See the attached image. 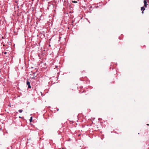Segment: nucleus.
I'll return each mask as SVG.
<instances>
[{
    "label": "nucleus",
    "mask_w": 149,
    "mask_h": 149,
    "mask_svg": "<svg viewBox=\"0 0 149 149\" xmlns=\"http://www.w3.org/2000/svg\"><path fill=\"white\" fill-rule=\"evenodd\" d=\"M145 10V8H144V7H142L141 8V10L143 11Z\"/></svg>",
    "instance_id": "1"
},
{
    "label": "nucleus",
    "mask_w": 149,
    "mask_h": 149,
    "mask_svg": "<svg viewBox=\"0 0 149 149\" xmlns=\"http://www.w3.org/2000/svg\"><path fill=\"white\" fill-rule=\"evenodd\" d=\"M26 84L28 85H29L30 84V82L29 81L27 80L26 82Z\"/></svg>",
    "instance_id": "2"
},
{
    "label": "nucleus",
    "mask_w": 149,
    "mask_h": 149,
    "mask_svg": "<svg viewBox=\"0 0 149 149\" xmlns=\"http://www.w3.org/2000/svg\"><path fill=\"white\" fill-rule=\"evenodd\" d=\"M18 111L19 113H22L23 111V110H21V109L19 110H18Z\"/></svg>",
    "instance_id": "3"
},
{
    "label": "nucleus",
    "mask_w": 149,
    "mask_h": 149,
    "mask_svg": "<svg viewBox=\"0 0 149 149\" xmlns=\"http://www.w3.org/2000/svg\"><path fill=\"white\" fill-rule=\"evenodd\" d=\"M30 122H31L32 120V117H31L30 118Z\"/></svg>",
    "instance_id": "4"
},
{
    "label": "nucleus",
    "mask_w": 149,
    "mask_h": 149,
    "mask_svg": "<svg viewBox=\"0 0 149 149\" xmlns=\"http://www.w3.org/2000/svg\"><path fill=\"white\" fill-rule=\"evenodd\" d=\"M31 88V86H30V84L28 85V88Z\"/></svg>",
    "instance_id": "5"
},
{
    "label": "nucleus",
    "mask_w": 149,
    "mask_h": 149,
    "mask_svg": "<svg viewBox=\"0 0 149 149\" xmlns=\"http://www.w3.org/2000/svg\"><path fill=\"white\" fill-rule=\"evenodd\" d=\"M147 3H144V6L145 7H146L147 6Z\"/></svg>",
    "instance_id": "6"
},
{
    "label": "nucleus",
    "mask_w": 149,
    "mask_h": 149,
    "mask_svg": "<svg viewBox=\"0 0 149 149\" xmlns=\"http://www.w3.org/2000/svg\"><path fill=\"white\" fill-rule=\"evenodd\" d=\"M72 2L74 3H77V1H72Z\"/></svg>",
    "instance_id": "7"
},
{
    "label": "nucleus",
    "mask_w": 149,
    "mask_h": 149,
    "mask_svg": "<svg viewBox=\"0 0 149 149\" xmlns=\"http://www.w3.org/2000/svg\"><path fill=\"white\" fill-rule=\"evenodd\" d=\"M144 3H147V2H146V0H144Z\"/></svg>",
    "instance_id": "8"
},
{
    "label": "nucleus",
    "mask_w": 149,
    "mask_h": 149,
    "mask_svg": "<svg viewBox=\"0 0 149 149\" xmlns=\"http://www.w3.org/2000/svg\"><path fill=\"white\" fill-rule=\"evenodd\" d=\"M8 106H9L10 107L11 106L10 105V104L9 105H8Z\"/></svg>",
    "instance_id": "9"
},
{
    "label": "nucleus",
    "mask_w": 149,
    "mask_h": 149,
    "mask_svg": "<svg viewBox=\"0 0 149 149\" xmlns=\"http://www.w3.org/2000/svg\"><path fill=\"white\" fill-rule=\"evenodd\" d=\"M6 53H7V52H5L4 53V54H6Z\"/></svg>",
    "instance_id": "10"
},
{
    "label": "nucleus",
    "mask_w": 149,
    "mask_h": 149,
    "mask_svg": "<svg viewBox=\"0 0 149 149\" xmlns=\"http://www.w3.org/2000/svg\"><path fill=\"white\" fill-rule=\"evenodd\" d=\"M34 78H35V77H34V76H33V77H32V79H34Z\"/></svg>",
    "instance_id": "11"
},
{
    "label": "nucleus",
    "mask_w": 149,
    "mask_h": 149,
    "mask_svg": "<svg viewBox=\"0 0 149 149\" xmlns=\"http://www.w3.org/2000/svg\"><path fill=\"white\" fill-rule=\"evenodd\" d=\"M57 111H58V110H59L58 109V108L57 109Z\"/></svg>",
    "instance_id": "12"
},
{
    "label": "nucleus",
    "mask_w": 149,
    "mask_h": 149,
    "mask_svg": "<svg viewBox=\"0 0 149 149\" xmlns=\"http://www.w3.org/2000/svg\"><path fill=\"white\" fill-rule=\"evenodd\" d=\"M142 13L143 14V11H142Z\"/></svg>",
    "instance_id": "13"
},
{
    "label": "nucleus",
    "mask_w": 149,
    "mask_h": 149,
    "mask_svg": "<svg viewBox=\"0 0 149 149\" xmlns=\"http://www.w3.org/2000/svg\"><path fill=\"white\" fill-rule=\"evenodd\" d=\"M0 130H1V128H0Z\"/></svg>",
    "instance_id": "14"
},
{
    "label": "nucleus",
    "mask_w": 149,
    "mask_h": 149,
    "mask_svg": "<svg viewBox=\"0 0 149 149\" xmlns=\"http://www.w3.org/2000/svg\"><path fill=\"white\" fill-rule=\"evenodd\" d=\"M147 125H149V124H147Z\"/></svg>",
    "instance_id": "15"
},
{
    "label": "nucleus",
    "mask_w": 149,
    "mask_h": 149,
    "mask_svg": "<svg viewBox=\"0 0 149 149\" xmlns=\"http://www.w3.org/2000/svg\"><path fill=\"white\" fill-rule=\"evenodd\" d=\"M19 118H21V117H20V116H19Z\"/></svg>",
    "instance_id": "16"
}]
</instances>
